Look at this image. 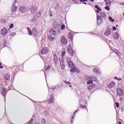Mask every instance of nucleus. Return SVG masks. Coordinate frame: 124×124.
<instances>
[{
	"label": "nucleus",
	"mask_w": 124,
	"mask_h": 124,
	"mask_svg": "<svg viewBox=\"0 0 124 124\" xmlns=\"http://www.w3.org/2000/svg\"><path fill=\"white\" fill-rule=\"evenodd\" d=\"M96 19L97 26H101L103 23V18H101L99 15H97Z\"/></svg>",
	"instance_id": "nucleus-1"
},
{
	"label": "nucleus",
	"mask_w": 124,
	"mask_h": 124,
	"mask_svg": "<svg viewBox=\"0 0 124 124\" xmlns=\"http://www.w3.org/2000/svg\"><path fill=\"white\" fill-rule=\"evenodd\" d=\"M61 42L62 45H66L67 44V39L65 36L62 35L61 38Z\"/></svg>",
	"instance_id": "nucleus-2"
},
{
	"label": "nucleus",
	"mask_w": 124,
	"mask_h": 124,
	"mask_svg": "<svg viewBox=\"0 0 124 124\" xmlns=\"http://www.w3.org/2000/svg\"><path fill=\"white\" fill-rule=\"evenodd\" d=\"M59 60L60 62V66L61 69L64 70V69H65V65L63 64V63H64V60L63 59H62L61 60V58H59Z\"/></svg>",
	"instance_id": "nucleus-3"
},
{
	"label": "nucleus",
	"mask_w": 124,
	"mask_h": 124,
	"mask_svg": "<svg viewBox=\"0 0 124 124\" xmlns=\"http://www.w3.org/2000/svg\"><path fill=\"white\" fill-rule=\"evenodd\" d=\"M67 51L68 53H70V56H72V57L74 56V52L73 51V49L71 48V45H69L68 46Z\"/></svg>",
	"instance_id": "nucleus-4"
},
{
	"label": "nucleus",
	"mask_w": 124,
	"mask_h": 124,
	"mask_svg": "<svg viewBox=\"0 0 124 124\" xmlns=\"http://www.w3.org/2000/svg\"><path fill=\"white\" fill-rule=\"evenodd\" d=\"M8 31L7 30V28L5 27L3 28L1 30V34L2 36L4 37V36H5L7 34Z\"/></svg>",
	"instance_id": "nucleus-5"
},
{
	"label": "nucleus",
	"mask_w": 124,
	"mask_h": 124,
	"mask_svg": "<svg viewBox=\"0 0 124 124\" xmlns=\"http://www.w3.org/2000/svg\"><path fill=\"white\" fill-rule=\"evenodd\" d=\"M48 52V50L47 47H42L41 50V55H45V54H47Z\"/></svg>",
	"instance_id": "nucleus-6"
},
{
	"label": "nucleus",
	"mask_w": 124,
	"mask_h": 124,
	"mask_svg": "<svg viewBox=\"0 0 124 124\" xmlns=\"http://www.w3.org/2000/svg\"><path fill=\"white\" fill-rule=\"evenodd\" d=\"M17 3V1H15L13 3V5L11 7V11L12 12H15V11H16V10H17V6H15V3Z\"/></svg>",
	"instance_id": "nucleus-7"
},
{
	"label": "nucleus",
	"mask_w": 124,
	"mask_h": 124,
	"mask_svg": "<svg viewBox=\"0 0 124 124\" xmlns=\"http://www.w3.org/2000/svg\"><path fill=\"white\" fill-rule=\"evenodd\" d=\"M60 26H61V25L60 24V23H58L56 21L54 20L53 22V24H52V27L54 28V29H58L59 27H60Z\"/></svg>",
	"instance_id": "nucleus-8"
},
{
	"label": "nucleus",
	"mask_w": 124,
	"mask_h": 124,
	"mask_svg": "<svg viewBox=\"0 0 124 124\" xmlns=\"http://www.w3.org/2000/svg\"><path fill=\"white\" fill-rule=\"evenodd\" d=\"M30 9L31 13H35L37 10V8L36 6L33 5L30 7Z\"/></svg>",
	"instance_id": "nucleus-9"
},
{
	"label": "nucleus",
	"mask_w": 124,
	"mask_h": 124,
	"mask_svg": "<svg viewBox=\"0 0 124 124\" xmlns=\"http://www.w3.org/2000/svg\"><path fill=\"white\" fill-rule=\"evenodd\" d=\"M112 32L111 31V29L108 28L105 32L104 34L105 36H108V35H111Z\"/></svg>",
	"instance_id": "nucleus-10"
},
{
	"label": "nucleus",
	"mask_w": 124,
	"mask_h": 124,
	"mask_svg": "<svg viewBox=\"0 0 124 124\" xmlns=\"http://www.w3.org/2000/svg\"><path fill=\"white\" fill-rule=\"evenodd\" d=\"M19 10L22 13H26L27 11V8H26L25 6L20 7L19 9Z\"/></svg>",
	"instance_id": "nucleus-11"
},
{
	"label": "nucleus",
	"mask_w": 124,
	"mask_h": 124,
	"mask_svg": "<svg viewBox=\"0 0 124 124\" xmlns=\"http://www.w3.org/2000/svg\"><path fill=\"white\" fill-rule=\"evenodd\" d=\"M54 100H55V97H54V95L52 94L50 96V98H49L48 100V102L50 104H51V103H54Z\"/></svg>",
	"instance_id": "nucleus-12"
},
{
	"label": "nucleus",
	"mask_w": 124,
	"mask_h": 124,
	"mask_svg": "<svg viewBox=\"0 0 124 124\" xmlns=\"http://www.w3.org/2000/svg\"><path fill=\"white\" fill-rule=\"evenodd\" d=\"M117 95H119V96H122V95H123V89H122L121 88H118Z\"/></svg>",
	"instance_id": "nucleus-13"
},
{
	"label": "nucleus",
	"mask_w": 124,
	"mask_h": 124,
	"mask_svg": "<svg viewBox=\"0 0 124 124\" xmlns=\"http://www.w3.org/2000/svg\"><path fill=\"white\" fill-rule=\"evenodd\" d=\"M1 94L4 96V99L5 100L6 97V89L5 88H3L2 90Z\"/></svg>",
	"instance_id": "nucleus-14"
},
{
	"label": "nucleus",
	"mask_w": 124,
	"mask_h": 124,
	"mask_svg": "<svg viewBox=\"0 0 124 124\" xmlns=\"http://www.w3.org/2000/svg\"><path fill=\"white\" fill-rule=\"evenodd\" d=\"M49 33L52 35H56L57 34V31L54 30V28H51L50 31H49Z\"/></svg>",
	"instance_id": "nucleus-15"
},
{
	"label": "nucleus",
	"mask_w": 124,
	"mask_h": 124,
	"mask_svg": "<svg viewBox=\"0 0 124 124\" xmlns=\"http://www.w3.org/2000/svg\"><path fill=\"white\" fill-rule=\"evenodd\" d=\"M32 34L36 36L37 35V30L36 28H33L32 30Z\"/></svg>",
	"instance_id": "nucleus-16"
},
{
	"label": "nucleus",
	"mask_w": 124,
	"mask_h": 124,
	"mask_svg": "<svg viewBox=\"0 0 124 124\" xmlns=\"http://www.w3.org/2000/svg\"><path fill=\"white\" fill-rule=\"evenodd\" d=\"M67 64L69 67H71V68L75 67V65H74V64L73 63V62H72V61H70V62H68Z\"/></svg>",
	"instance_id": "nucleus-17"
},
{
	"label": "nucleus",
	"mask_w": 124,
	"mask_h": 124,
	"mask_svg": "<svg viewBox=\"0 0 124 124\" xmlns=\"http://www.w3.org/2000/svg\"><path fill=\"white\" fill-rule=\"evenodd\" d=\"M68 37L69 39H70L71 41L72 42V41L73 40V34H72V33L71 32H69L68 34Z\"/></svg>",
	"instance_id": "nucleus-18"
},
{
	"label": "nucleus",
	"mask_w": 124,
	"mask_h": 124,
	"mask_svg": "<svg viewBox=\"0 0 124 124\" xmlns=\"http://www.w3.org/2000/svg\"><path fill=\"white\" fill-rule=\"evenodd\" d=\"M93 72H94V73H96V74H97L98 73H100V70H99V69L98 68H95L93 69Z\"/></svg>",
	"instance_id": "nucleus-19"
},
{
	"label": "nucleus",
	"mask_w": 124,
	"mask_h": 124,
	"mask_svg": "<svg viewBox=\"0 0 124 124\" xmlns=\"http://www.w3.org/2000/svg\"><path fill=\"white\" fill-rule=\"evenodd\" d=\"M99 17H100V18L102 19V18H103L104 19L106 18V16L105 15V14L104 12H101Z\"/></svg>",
	"instance_id": "nucleus-20"
},
{
	"label": "nucleus",
	"mask_w": 124,
	"mask_h": 124,
	"mask_svg": "<svg viewBox=\"0 0 124 124\" xmlns=\"http://www.w3.org/2000/svg\"><path fill=\"white\" fill-rule=\"evenodd\" d=\"M114 39H116V40H119V37L120 36V35L118 33L115 32L114 33Z\"/></svg>",
	"instance_id": "nucleus-21"
},
{
	"label": "nucleus",
	"mask_w": 124,
	"mask_h": 124,
	"mask_svg": "<svg viewBox=\"0 0 124 124\" xmlns=\"http://www.w3.org/2000/svg\"><path fill=\"white\" fill-rule=\"evenodd\" d=\"M114 86H115V83L111 82L108 85V88L109 89H112Z\"/></svg>",
	"instance_id": "nucleus-22"
},
{
	"label": "nucleus",
	"mask_w": 124,
	"mask_h": 124,
	"mask_svg": "<svg viewBox=\"0 0 124 124\" xmlns=\"http://www.w3.org/2000/svg\"><path fill=\"white\" fill-rule=\"evenodd\" d=\"M95 86L94 84H91L88 86V91H92V89H93V87Z\"/></svg>",
	"instance_id": "nucleus-23"
},
{
	"label": "nucleus",
	"mask_w": 124,
	"mask_h": 124,
	"mask_svg": "<svg viewBox=\"0 0 124 124\" xmlns=\"http://www.w3.org/2000/svg\"><path fill=\"white\" fill-rule=\"evenodd\" d=\"M4 79L5 81H8L9 80V75L6 74L4 75Z\"/></svg>",
	"instance_id": "nucleus-24"
},
{
	"label": "nucleus",
	"mask_w": 124,
	"mask_h": 124,
	"mask_svg": "<svg viewBox=\"0 0 124 124\" xmlns=\"http://www.w3.org/2000/svg\"><path fill=\"white\" fill-rule=\"evenodd\" d=\"M41 16V14L40 13V12H39V13L35 15L33 17H35L36 19H38V18H39V17H40Z\"/></svg>",
	"instance_id": "nucleus-25"
},
{
	"label": "nucleus",
	"mask_w": 124,
	"mask_h": 124,
	"mask_svg": "<svg viewBox=\"0 0 124 124\" xmlns=\"http://www.w3.org/2000/svg\"><path fill=\"white\" fill-rule=\"evenodd\" d=\"M54 62L55 65H57V64H58V56H55L54 57Z\"/></svg>",
	"instance_id": "nucleus-26"
},
{
	"label": "nucleus",
	"mask_w": 124,
	"mask_h": 124,
	"mask_svg": "<svg viewBox=\"0 0 124 124\" xmlns=\"http://www.w3.org/2000/svg\"><path fill=\"white\" fill-rule=\"evenodd\" d=\"M93 78V77H91L90 76H85L84 77V79L85 80H87V81H89V80H91V79H92V78Z\"/></svg>",
	"instance_id": "nucleus-27"
},
{
	"label": "nucleus",
	"mask_w": 124,
	"mask_h": 124,
	"mask_svg": "<svg viewBox=\"0 0 124 124\" xmlns=\"http://www.w3.org/2000/svg\"><path fill=\"white\" fill-rule=\"evenodd\" d=\"M114 53H115V54H117L118 57H120V56H121V53L119 52V51L117 49H114Z\"/></svg>",
	"instance_id": "nucleus-28"
},
{
	"label": "nucleus",
	"mask_w": 124,
	"mask_h": 124,
	"mask_svg": "<svg viewBox=\"0 0 124 124\" xmlns=\"http://www.w3.org/2000/svg\"><path fill=\"white\" fill-rule=\"evenodd\" d=\"M60 88V85H57L56 86H53L51 89L53 90L54 91V90H55L56 89H59Z\"/></svg>",
	"instance_id": "nucleus-29"
},
{
	"label": "nucleus",
	"mask_w": 124,
	"mask_h": 124,
	"mask_svg": "<svg viewBox=\"0 0 124 124\" xmlns=\"http://www.w3.org/2000/svg\"><path fill=\"white\" fill-rule=\"evenodd\" d=\"M108 20H109V21H110V22L112 23H114L115 22V19H113V18H112L111 16L108 17Z\"/></svg>",
	"instance_id": "nucleus-30"
},
{
	"label": "nucleus",
	"mask_w": 124,
	"mask_h": 124,
	"mask_svg": "<svg viewBox=\"0 0 124 124\" xmlns=\"http://www.w3.org/2000/svg\"><path fill=\"white\" fill-rule=\"evenodd\" d=\"M94 7L96 8V9H97V10L101 11L102 10L101 8H100V7L97 5H95Z\"/></svg>",
	"instance_id": "nucleus-31"
},
{
	"label": "nucleus",
	"mask_w": 124,
	"mask_h": 124,
	"mask_svg": "<svg viewBox=\"0 0 124 124\" xmlns=\"http://www.w3.org/2000/svg\"><path fill=\"white\" fill-rule=\"evenodd\" d=\"M93 80L89 79V80L87 81V85H90V84H93Z\"/></svg>",
	"instance_id": "nucleus-32"
},
{
	"label": "nucleus",
	"mask_w": 124,
	"mask_h": 124,
	"mask_svg": "<svg viewBox=\"0 0 124 124\" xmlns=\"http://www.w3.org/2000/svg\"><path fill=\"white\" fill-rule=\"evenodd\" d=\"M51 68V66L49 65H48L45 68V69L46 71L49 70Z\"/></svg>",
	"instance_id": "nucleus-33"
},
{
	"label": "nucleus",
	"mask_w": 124,
	"mask_h": 124,
	"mask_svg": "<svg viewBox=\"0 0 124 124\" xmlns=\"http://www.w3.org/2000/svg\"><path fill=\"white\" fill-rule=\"evenodd\" d=\"M76 69V68H75L74 67H73V68H72L70 69V72H72V73L75 72Z\"/></svg>",
	"instance_id": "nucleus-34"
},
{
	"label": "nucleus",
	"mask_w": 124,
	"mask_h": 124,
	"mask_svg": "<svg viewBox=\"0 0 124 124\" xmlns=\"http://www.w3.org/2000/svg\"><path fill=\"white\" fill-rule=\"evenodd\" d=\"M92 79L93 81H94L95 82H96V81H97V78H96L95 77H93V78H92Z\"/></svg>",
	"instance_id": "nucleus-35"
},
{
	"label": "nucleus",
	"mask_w": 124,
	"mask_h": 124,
	"mask_svg": "<svg viewBox=\"0 0 124 124\" xmlns=\"http://www.w3.org/2000/svg\"><path fill=\"white\" fill-rule=\"evenodd\" d=\"M1 24H5V23H6V20H5V19H2L1 20Z\"/></svg>",
	"instance_id": "nucleus-36"
},
{
	"label": "nucleus",
	"mask_w": 124,
	"mask_h": 124,
	"mask_svg": "<svg viewBox=\"0 0 124 124\" xmlns=\"http://www.w3.org/2000/svg\"><path fill=\"white\" fill-rule=\"evenodd\" d=\"M65 55V51H62L61 54V57L62 58V59H63V57H64Z\"/></svg>",
	"instance_id": "nucleus-37"
},
{
	"label": "nucleus",
	"mask_w": 124,
	"mask_h": 124,
	"mask_svg": "<svg viewBox=\"0 0 124 124\" xmlns=\"http://www.w3.org/2000/svg\"><path fill=\"white\" fill-rule=\"evenodd\" d=\"M2 46L3 47H6V41L5 40L3 41Z\"/></svg>",
	"instance_id": "nucleus-38"
},
{
	"label": "nucleus",
	"mask_w": 124,
	"mask_h": 124,
	"mask_svg": "<svg viewBox=\"0 0 124 124\" xmlns=\"http://www.w3.org/2000/svg\"><path fill=\"white\" fill-rule=\"evenodd\" d=\"M65 29V26H64V24H62L61 27V29L62 31Z\"/></svg>",
	"instance_id": "nucleus-39"
},
{
	"label": "nucleus",
	"mask_w": 124,
	"mask_h": 124,
	"mask_svg": "<svg viewBox=\"0 0 124 124\" xmlns=\"http://www.w3.org/2000/svg\"><path fill=\"white\" fill-rule=\"evenodd\" d=\"M105 9H106V10H107L108 11H109V10H110V7H109V6H106L105 7Z\"/></svg>",
	"instance_id": "nucleus-40"
},
{
	"label": "nucleus",
	"mask_w": 124,
	"mask_h": 124,
	"mask_svg": "<svg viewBox=\"0 0 124 124\" xmlns=\"http://www.w3.org/2000/svg\"><path fill=\"white\" fill-rule=\"evenodd\" d=\"M49 16H50V17H52V16H53V14L52 13V11L51 10L49 11Z\"/></svg>",
	"instance_id": "nucleus-41"
},
{
	"label": "nucleus",
	"mask_w": 124,
	"mask_h": 124,
	"mask_svg": "<svg viewBox=\"0 0 124 124\" xmlns=\"http://www.w3.org/2000/svg\"><path fill=\"white\" fill-rule=\"evenodd\" d=\"M46 123V120L45 119H43L42 120V124H45Z\"/></svg>",
	"instance_id": "nucleus-42"
},
{
	"label": "nucleus",
	"mask_w": 124,
	"mask_h": 124,
	"mask_svg": "<svg viewBox=\"0 0 124 124\" xmlns=\"http://www.w3.org/2000/svg\"><path fill=\"white\" fill-rule=\"evenodd\" d=\"M66 62H71V60H70V58L69 57L66 58Z\"/></svg>",
	"instance_id": "nucleus-43"
},
{
	"label": "nucleus",
	"mask_w": 124,
	"mask_h": 124,
	"mask_svg": "<svg viewBox=\"0 0 124 124\" xmlns=\"http://www.w3.org/2000/svg\"><path fill=\"white\" fill-rule=\"evenodd\" d=\"M105 2H107V1H108L109 5H111V3H112V1L110 0H105Z\"/></svg>",
	"instance_id": "nucleus-44"
},
{
	"label": "nucleus",
	"mask_w": 124,
	"mask_h": 124,
	"mask_svg": "<svg viewBox=\"0 0 124 124\" xmlns=\"http://www.w3.org/2000/svg\"><path fill=\"white\" fill-rule=\"evenodd\" d=\"M64 83H65V84H66L67 85H70L71 84V82L66 81H64Z\"/></svg>",
	"instance_id": "nucleus-45"
},
{
	"label": "nucleus",
	"mask_w": 124,
	"mask_h": 124,
	"mask_svg": "<svg viewBox=\"0 0 124 124\" xmlns=\"http://www.w3.org/2000/svg\"><path fill=\"white\" fill-rule=\"evenodd\" d=\"M114 78L116 79V80H117L118 81H122V78H118L117 77H115Z\"/></svg>",
	"instance_id": "nucleus-46"
},
{
	"label": "nucleus",
	"mask_w": 124,
	"mask_h": 124,
	"mask_svg": "<svg viewBox=\"0 0 124 124\" xmlns=\"http://www.w3.org/2000/svg\"><path fill=\"white\" fill-rule=\"evenodd\" d=\"M116 106L117 108H119L120 107V104L118 102L115 103Z\"/></svg>",
	"instance_id": "nucleus-47"
},
{
	"label": "nucleus",
	"mask_w": 124,
	"mask_h": 124,
	"mask_svg": "<svg viewBox=\"0 0 124 124\" xmlns=\"http://www.w3.org/2000/svg\"><path fill=\"white\" fill-rule=\"evenodd\" d=\"M44 114L45 116H49V112H48L47 111H45L44 112Z\"/></svg>",
	"instance_id": "nucleus-48"
},
{
	"label": "nucleus",
	"mask_w": 124,
	"mask_h": 124,
	"mask_svg": "<svg viewBox=\"0 0 124 124\" xmlns=\"http://www.w3.org/2000/svg\"><path fill=\"white\" fill-rule=\"evenodd\" d=\"M96 12L98 13V14H100V12L102 11V10H95Z\"/></svg>",
	"instance_id": "nucleus-49"
},
{
	"label": "nucleus",
	"mask_w": 124,
	"mask_h": 124,
	"mask_svg": "<svg viewBox=\"0 0 124 124\" xmlns=\"http://www.w3.org/2000/svg\"><path fill=\"white\" fill-rule=\"evenodd\" d=\"M73 122H74V116H72V118L71 121V123L73 124Z\"/></svg>",
	"instance_id": "nucleus-50"
},
{
	"label": "nucleus",
	"mask_w": 124,
	"mask_h": 124,
	"mask_svg": "<svg viewBox=\"0 0 124 124\" xmlns=\"http://www.w3.org/2000/svg\"><path fill=\"white\" fill-rule=\"evenodd\" d=\"M28 34H29V35H32V32H31V31H28Z\"/></svg>",
	"instance_id": "nucleus-51"
},
{
	"label": "nucleus",
	"mask_w": 124,
	"mask_h": 124,
	"mask_svg": "<svg viewBox=\"0 0 124 124\" xmlns=\"http://www.w3.org/2000/svg\"><path fill=\"white\" fill-rule=\"evenodd\" d=\"M36 20H37L36 18L34 17L31 19V22H35V21H36Z\"/></svg>",
	"instance_id": "nucleus-52"
},
{
	"label": "nucleus",
	"mask_w": 124,
	"mask_h": 124,
	"mask_svg": "<svg viewBox=\"0 0 124 124\" xmlns=\"http://www.w3.org/2000/svg\"><path fill=\"white\" fill-rule=\"evenodd\" d=\"M48 39L49 41H50V42H52V36H48Z\"/></svg>",
	"instance_id": "nucleus-53"
},
{
	"label": "nucleus",
	"mask_w": 124,
	"mask_h": 124,
	"mask_svg": "<svg viewBox=\"0 0 124 124\" xmlns=\"http://www.w3.org/2000/svg\"><path fill=\"white\" fill-rule=\"evenodd\" d=\"M80 107L81 108H87L86 106L84 105H80Z\"/></svg>",
	"instance_id": "nucleus-54"
},
{
	"label": "nucleus",
	"mask_w": 124,
	"mask_h": 124,
	"mask_svg": "<svg viewBox=\"0 0 124 124\" xmlns=\"http://www.w3.org/2000/svg\"><path fill=\"white\" fill-rule=\"evenodd\" d=\"M33 121V119L31 118V119L28 122L29 124H31V123H32Z\"/></svg>",
	"instance_id": "nucleus-55"
},
{
	"label": "nucleus",
	"mask_w": 124,
	"mask_h": 124,
	"mask_svg": "<svg viewBox=\"0 0 124 124\" xmlns=\"http://www.w3.org/2000/svg\"><path fill=\"white\" fill-rule=\"evenodd\" d=\"M75 72H77V73H80V71L78 69L76 68V71H75Z\"/></svg>",
	"instance_id": "nucleus-56"
},
{
	"label": "nucleus",
	"mask_w": 124,
	"mask_h": 124,
	"mask_svg": "<svg viewBox=\"0 0 124 124\" xmlns=\"http://www.w3.org/2000/svg\"><path fill=\"white\" fill-rule=\"evenodd\" d=\"M14 26V25L13 24H10V26H9V28L10 29H12L13 28Z\"/></svg>",
	"instance_id": "nucleus-57"
},
{
	"label": "nucleus",
	"mask_w": 124,
	"mask_h": 124,
	"mask_svg": "<svg viewBox=\"0 0 124 124\" xmlns=\"http://www.w3.org/2000/svg\"><path fill=\"white\" fill-rule=\"evenodd\" d=\"M112 30L113 31H116L117 30V28H116L115 26H113Z\"/></svg>",
	"instance_id": "nucleus-58"
},
{
	"label": "nucleus",
	"mask_w": 124,
	"mask_h": 124,
	"mask_svg": "<svg viewBox=\"0 0 124 124\" xmlns=\"http://www.w3.org/2000/svg\"><path fill=\"white\" fill-rule=\"evenodd\" d=\"M52 55H53L54 58V57H57V54H56V52H53Z\"/></svg>",
	"instance_id": "nucleus-59"
},
{
	"label": "nucleus",
	"mask_w": 124,
	"mask_h": 124,
	"mask_svg": "<svg viewBox=\"0 0 124 124\" xmlns=\"http://www.w3.org/2000/svg\"><path fill=\"white\" fill-rule=\"evenodd\" d=\"M105 5H108V6L110 5H109V1L106 2Z\"/></svg>",
	"instance_id": "nucleus-60"
},
{
	"label": "nucleus",
	"mask_w": 124,
	"mask_h": 124,
	"mask_svg": "<svg viewBox=\"0 0 124 124\" xmlns=\"http://www.w3.org/2000/svg\"><path fill=\"white\" fill-rule=\"evenodd\" d=\"M0 68H1V69H2V68H3V67L1 65V62H0Z\"/></svg>",
	"instance_id": "nucleus-61"
},
{
	"label": "nucleus",
	"mask_w": 124,
	"mask_h": 124,
	"mask_svg": "<svg viewBox=\"0 0 124 124\" xmlns=\"http://www.w3.org/2000/svg\"><path fill=\"white\" fill-rule=\"evenodd\" d=\"M80 111V109L79 108H77L76 111H75V113H77V112H79Z\"/></svg>",
	"instance_id": "nucleus-62"
},
{
	"label": "nucleus",
	"mask_w": 124,
	"mask_h": 124,
	"mask_svg": "<svg viewBox=\"0 0 124 124\" xmlns=\"http://www.w3.org/2000/svg\"><path fill=\"white\" fill-rule=\"evenodd\" d=\"M77 94L79 96H80V94H79V91H77Z\"/></svg>",
	"instance_id": "nucleus-63"
},
{
	"label": "nucleus",
	"mask_w": 124,
	"mask_h": 124,
	"mask_svg": "<svg viewBox=\"0 0 124 124\" xmlns=\"http://www.w3.org/2000/svg\"><path fill=\"white\" fill-rule=\"evenodd\" d=\"M15 33H12L11 34V36H13V35H15Z\"/></svg>",
	"instance_id": "nucleus-64"
}]
</instances>
